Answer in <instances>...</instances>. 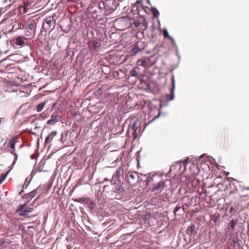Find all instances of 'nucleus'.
Instances as JSON below:
<instances>
[{
    "label": "nucleus",
    "mask_w": 249,
    "mask_h": 249,
    "mask_svg": "<svg viewBox=\"0 0 249 249\" xmlns=\"http://www.w3.org/2000/svg\"><path fill=\"white\" fill-rule=\"evenodd\" d=\"M134 25L136 28H138L140 25V22L139 21H136L134 22Z\"/></svg>",
    "instance_id": "27"
},
{
    "label": "nucleus",
    "mask_w": 249,
    "mask_h": 249,
    "mask_svg": "<svg viewBox=\"0 0 249 249\" xmlns=\"http://www.w3.org/2000/svg\"><path fill=\"white\" fill-rule=\"evenodd\" d=\"M44 20L47 24L50 25L52 21L53 20V17H47Z\"/></svg>",
    "instance_id": "22"
},
{
    "label": "nucleus",
    "mask_w": 249,
    "mask_h": 249,
    "mask_svg": "<svg viewBox=\"0 0 249 249\" xmlns=\"http://www.w3.org/2000/svg\"><path fill=\"white\" fill-rule=\"evenodd\" d=\"M68 0L69 1H71V2H76L77 1H78V0Z\"/></svg>",
    "instance_id": "34"
},
{
    "label": "nucleus",
    "mask_w": 249,
    "mask_h": 249,
    "mask_svg": "<svg viewBox=\"0 0 249 249\" xmlns=\"http://www.w3.org/2000/svg\"><path fill=\"white\" fill-rule=\"evenodd\" d=\"M6 176V174H5V175H2L0 177V183H1L2 182V181L5 178Z\"/></svg>",
    "instance_id": "26"
},
{
    "label": "nucleus",
    "mask_w": 249,
    "mask_h": 249,
    "mask_svg": "<svg viewBox=\"0 0 249 249\" xmlns=\"http://www.w3.org/2000/svg\"><path fill=\"white\" fill-rule=\"evenodd\" d=\"M26 38L18 36L16 38L15 43L17 46L23 47L26 44Z\"/></svg>",
    "instance_id": "8"
},
{
    "label": "nucleus",
    "mask_w": 249,
    "mask_h": 249,
    "mask_svg": "<svg viewBox=\"0 0 249 249\" xmlns=\"http://www.w3.org/2000/svg\"><path fill=\"white\" fill-rule=\"evenodd\" d=\"M28 6V4H27L26 5L24 6V9H23L24 13H26L27 12L26 9V8H27Z\"/></svg>",
    "instance_id": "32"
},
{
    "label": "nucleus",
    "mask_w": 249,
    "mask_h": 249,
    "mask_svg": "<svg viewBox=\"0 0 249 249\" xmlns=\"http://www.w3.org/2000/svg\"><path fill=\"white\" fill-rule=\"evenodd\" d=\"M232 209H233L232 207H231L230 208V211L231 212L232 211Z\"/></svg>",
    "instance_id": "37"
},
{
    "label": "nucleus",
    "mask_w": 249,
    "mask_h": 249,
    "mask_svg": "<svg viewBox=\"0 0 249 249\" xmlns=\"http://www.w3.org/2000/svg\"><path fill=\"white\" fill-rule=\"evenodd\" d=\"M188 162V158H187V159H185V160H183V164H185Z\"/></svg>",
    "instance_id": "33"
},
{
    "label": "nucleus",
    "mask_w": 249,
    "mask_h": 249,
    "mask_svg": "<svg viewBox=\"0 0 249 249\" xmlns=\"http://www.w3.org/2000/svg\"><path fill=\"white\" fill-rule=\"evenodd\" d=\"M60 119L61 117L57 113H53L51 117V119L47 122V124L50 125H54L58 122Z\"/></svg>",
    "instance_id": "5"
},
{
    "label": "nucleus",
    "mask_w": 249,
    "mask_h": 249,
    "mask_svg": "<svg viewBox=\"0 0 249 249\" xmlns=\"http://www.w3.org/2000/svg\"><path fill=\"white\" fill-rule=\"evenodd\" d=\"M127 178L129 182L133 181L135 184L139 179V175L136 172H129L127 174Z\"/></svg>",
    "instance_id": "6"
},
{
    "label": "nucleus",
    "mask_w": 249,
    "mask_h": 249,
    "mask_svg": "<svg viewBox=\"0 0 249 249\" xmlns=\"http://www.w3.org/2000/svg\"><path fill=\"white\" fill-rule=\"evenodd\" d=\"M195 225L194 224H191V226L187 229L188 233L191 235L196 233V232L195 231Z\"/></svg>",
    "instance_id": "18"
},
{
    "label": "nucleus",
    "mask_w": 249,
    "mask_h": 249,
    "mask_svg": "<svg viewBox=\"0 0 249 249\" xmlns=\"http://www.w3.org/2000/svg\"><path fill=\"white\" fill-rule=\"evenodd\" d=\"M34 21L33 20L31 21L28 25L29 29L32 30L34 27Z\"/></svg>",
    "instance_id": "24"
},
{
    "label": "nucleus",
    "mask_w": 249,
    "mask_h": 249,
    "mask_svg": "<svg viewBox=\"0 0 249 249\" xmlns=\"http://www.w3.org/2000/svg\"><path fill=\"white\" fill-rule=\"evenodd\" d=\"M57 132L55 131L52 132L46 138L45 143H50L52 141L53 138L56 135Z\"/></svg>",
    "instance_id": "11"
},
{
    "label": "nucleus",
    "mask_w": 249,
    "mask_h": 249,
    "mask_svg": "<svg viewBox=\"0 0 249 249\" xmlns=\"http://www.w3.org/2000/svg\"><path fill=\"white\" fill-rule=\"evenodd\" d=\"M25 205L26 204L20 205L18 209L17 210V212H19V214L20 216H24L25 217H30V216L28 215V213L27 212V210L24 209Z\"/></svg>",
    "instance_id": "7"
},
{
    "label": "nucleus",
    "mask_w": 249,
    "mask_h": 249,
    "mask_svg": "<svg viewBox=\"0 0 249 249\" xmlns=\"http://www.w3.org/2000/svg\"><path fill=\"white\" fill-rule=\"evenodd\" d=\"M113 179H114V178H112V179H111V180H109V181H110V183L111 185H115V184H116V183H115V182H114V181H113Z\"/></svg>",
    "instance_id": "31"
},
{
    "label": "nucleus",
    "mask_w": 249,
    "mask_h": 249,
    "mask_svg": "<svg viewBox=\"0 0 249 249\" xmlns=\"http://www.w3.org/2000/svg\"><path fill=\"white\" fill-rule=\"evenodd\" d=\"M28 213L31 212L33 211V208L29 207L27 209Z\"/></svg>",
    "instance_id": "30"
},
{
    "label": "nucleus",
    "mask_w": 249,
    "mask_h": 249,
    "mask_svg": "<svg viewBox=\"0 0 249 249\" xmlns=\"http://www.w3.org/2000/svg\"><path fill=\"white\" fill-rule=\"evenodd\" d=\"M154 178V176H153V177H148L147 178V182H150L151 181L153 180V178Z\"/></svg>",
    "instance_id": "29"
},
{
    "label": "nucleus",
    "mask_w": 249,
    "mask_h": 249,
    "mask_svg": "<svg viewBox=\"0 0 249 249\" xmlns=\"http://www.w3.org/2000/svg\"><path fill=\"white\" fill-rule=\"evenodd\" d=\"M18 142V138L17 136H15L12 139L10 140L8 145L7 148H8V151L11 154L15 156L14 163L18 159V155L16 152L15 145Z\"/></svg>",
    "instance_id": "1"
},
{
    "label": "nucleus",
    "mask_w": 249,
    "mask_h": 249,
    "mask_svg": "<svg viewBox=\"0 0 249 249\" xmlns=\"http://www.w3.org/2000/svg\"><path fill=\"white\" fill-rule=\"evenodd\" d=\"M181 208V206L179 205H178L175 208L174 210V214L175 215H177L178 213H177V212H178V210H179Z\"/></svg>",
    "instance_id": "23"
},
{
    "label": "nucleus",
    "mask_w": 249,
    "mask_h": 249,
    "mask_svg": "<svg viewBox=\"0 0 249 249\" xmlns=\"http://www.w3.org/2000/svg\"><path fill=\"white\" fill-rule=\"evenodd\" d=\"M137 64L139 66H142L144 68L147 66L148 62L145 59H139L137 61Z\"/></svg>",
    "instance_id": "17"
},
{
    "label": "nucleus",
    "mask_w": 249,
    "mask_h": 249,
    "mask_svg": "<svg viewBox=\"0 0 249 249\" xmlns=\"http://www.w3.org/2000/svg\"><path fill=\"white\" fill-rule=\"evenodd\" d=\"M240 197L241 200L243 199V197H248V199H249V196L248 195H241L240 196Z\"/></svg>",
    "instance_id": "28"
},
{
    "label": "nucleus",
    "mask_w": 249,
    "mask_h": 249,
    "mask_svg": "<svg viewBox=\"0 0 249 249\" xmlns=\"http://www.w3.org/2000/svg\"><path fill=\"white\" fill-rule=\"evenodd\" d=\"M139 68L136 67L130 71V74L132 77H138Z\"/></svg>",
    "instance_id": "14"
},
{
    "label": "nucleus",
    "mask_w": 249,
    "mask_h": 249,
    "mask_svg": "<svg viewBox=\"0 0 249 249\" xmlns=\"http://www.w3.org/2000/svg\"><path fill=\"white\" fill-rule=\"evenodd\" d=\"M142 50L139 47L138 43H137L135 44L132 48L130 52V54L131 56H134Z\"/></svg>",
    "instance_id": "10"
},
{
    "label": "nucleus",
    "mask_w": 249,
    "mask_h": 249,
    "mask_svg": "<svg viewBox=\"0 0 249 249\" xmlns=\"http://www.w3.org/2000/svg\"><path fill=\"white\" fill-rule=\"evenodd\" d=\"M165 181L161 180L154 185L152 189V191L155 192V194H159V193L161 192L165 189Z\"/></svg>",
    "instance_id": "4"
},
{
    "label": "nucleus",
    "mask_w": 249,
    "mask_h": 249,
    "mask_svg": "<svg viewBox=\"0 0 249 249\" xmlns=\"http://www.w3.org/2000/svg\"><path fill=\"white\" fill-rule=\"evenodd\" d=\"M238 223V220L236 219V220H233L232 219V220L231 221V222H230V226L231 227V228L233 230L235 228V227L236 226V225H237Z\"/></svg>",
    "instance_id": "20"
},
{
    "label": "nucleus",
    "mask_w": 249,
    "mask_h": 249,
    "mask_svg": "<svg viewBox=\"0 0 249 249\" xmlns=\"http://www.w3.org/2000/svg\"><path fill=\"white\" fill-rule=\"evenodd\" d=\"M187 182L186 183L188 186L191 185L193 187H196L200 182V180L198 178L196 175H192L187 178Z\"/></svg>",
    "instance_id": "3"
},
{
    "label": "nucleus",
    "mask_w": 249,
    "mask_h": 249,
    "mask_svg": "<svg viewBox=\"0 0 249 249\" xmlns=\"http://www.w3.org/2000/svg\"><path fill=\"white\" fill-rule=\"evenodd\" d=\"M142 24L144 26V29H147V28L148 27V23L147 22L145 19H143V20Z\"/></svg>",
    "instance_id": "25"
},
{
    "label": "nucleus",
    "mask_w": 249,
    "mask_h": 249,
    "mask_svg": "<svg viewBox=\"0 0 249 249\" xmlns=\"http://www.w3.org/2000/svg\"><path fill=\"white\" fill-rule=\"evenodd\" d=\"M163 36L164 37L168 38V39L171 40L173 43H175V40L171 36H169L167 30L166 29H164L163 30Z\"/></svg>",
    "instance_id": "19"
},
{
    "label": "nucleus",
    "mask_w": 249,
    "mask_h": 249,
    "mask_svg": "<svg viewBox=\"0 0 249 249\" xmlns=\"http://www.w3.org/2000/svg\"><path fill=\"white\" fill-rule=\"evenodd\" d=\"M114 192L117 193H122L124 191L123 187L120 185H116L115 188L113 190Z\"/></svg>",
    "instance_id": "13"
},
{
    "label": "nucleus",
    "mask_w": 249,
    "mask_h": 249,
    "mask_svg": "<svg viewBox=\"0 0 249 249\" xmlns=\"http://www.w3.org/2000/svg\"><path fill=\"white\" fill-rule=\"evenodd\" d=\"M148 215H145L144 217H142L143 219H146V217Z\"/></svg>",
    "instance_id": "36"
},
{
    "label": "nucleus",
    "mask_w": 249,
    "mask_h": 249,
    "mask_svg": "<svg viewBox=\"0 0 249 249\" xmlns=\"http://www.w3.org/2000/svg\"><path fill=\"white\" fill-rule=\"evenodd\" d=\"M109 180L108 179H107V178H105L104 179V182L106 181H109Z\"/></svg>",
    "instance_id": "35"
},
{
    "label": "nucleus",
    "mask_w": 249,
    "mask_h": 249,
    "mask_svg": "<svg viewBox=\"0 0 249 249\" xmlns=\"http://www.w3.org/2000/svg\"><path fill=\"white\" fill-rule=\"evenodd\" d=\"M175 82L174 77L173 76L172 79V90H171V93L169 94L166 95V99L167 101H171V100H173L174 98V90L175 89Z\"/></svg>",
    "instance_id": "9"
},
{
    "label": "nucleus",
    "mask_w": 249,
    "mask_h": 249,
    "mask_svg": "<svg viewBox=\"0 0 249 249\" xmlns=\"http://www.w3.org/2000/svg\"><path fill=\"white\" fill-rule=\"evenodd\" d=\"M121 171H123V166L120 167L119 168V169L116 171V172L113 175L112 178H119L120 176Z\"/></svg>",
    "instance_id": "15"
},
{
    "label": "nucleus",
    "mask_w": 249,
    "mask_h": 249,
    "mask_svg": "<svg viewBox=\"0 0 249 249\" xmlns=\"http://www.w3.org/2000/svg\"><path fill=\"white\" fill-rule=\"evenodd\" d=\"M149 10L153 16H158L159 14V12L158 10L154 7L151 8Z\"/></svg>",
    "instance_id": "21"
},
{
    "label": "nucleus",
    "mask_w": 249,
    "mask_h": 249,
    "mask_svg": "<svg viewBox=\"0 0 249 249\" xmlns=\"http://www.w3.org/2000/svg\"><path fill=\"white\" fill-rule=\"evenodd\" d=\"M37 194V189H35L28 194H25L24 197L26 199H31Z\"/></svg>",
    "instance_id": "12"
},
{
    "label": "nucleus",
    "mask_w": 249,
    "mask_h": 249,
    "mask_svg": "<svg viewBox=\"0 0 249 249\" xmlns=\"http://www.w3.org/2000/svg\"><path fill=\"white\" fill-rule=\"evenodd\" d=\"M46 104H47V101H45L44 102L38 104L36 106V111L38 112H41L44 108V107Z\"/></svg>",
    "instance_id": "16"
},
{
    "label": "nucleus",
    "mask_w": 249,
    "mask_h": 249,
    "mask_svg": "<svg viewBox=\"0 0 249 249\" xmlns=\"http://www.w3.org/2000/svg\"><path fill=\"white\" fill-rule=\"evenodd\" d=\"M139 121L138 120H135L132 124H131L128 127L129 132L131 133L134 139L138 137V135L140 131V128L138 126Z\"/></svg>",
    "instance_id": "2"
}]
</instances>
